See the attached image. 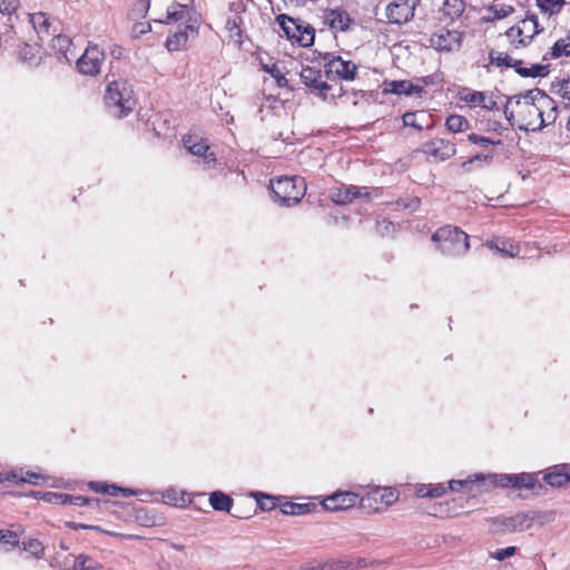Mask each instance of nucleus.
<instances>
[{
  "instance_id": "1",
  "label": "nucleus",
  "mask_w": 570,
  "mask_h": 570,
  "mask_svg": "<svg viewBox=\"0 0 570 570\" xmlns=\"http://www.w3.org/2000/svg\"><path fill=\"white\" fill-rule=\"evenodd\" d=\"M539 23L535 16L527 17L500 35L501 42L498 48L490 50V63L497 67L513 68L521 77H546L550 72L549 63H529L517 57V53L529 46L539 33Z\"/></svg>"
},
{
  "instance_id": "2",
  "label": "nucleus",
  "mask_w": 570,
  "mask_h": 570,
  "mask_svg": "<svg viewBox=\"0 0 570 570\" xmlns=\"http://www.w3.org/2000/svg\"><path fill=\"white\" fill-rule=\"evenodd\" d=\"M504 114L512 126L524 131H535L554 124L558 105L552 97L535 88L510 98Z\"/></svg>"
},
{
  "instance_id": "3",
  "label": "nucleus",
  "mask_w": 570,
  "mask_h": 570,
  "mask_svg": "<svg viewBox=\"0 0 570 570\" xmlns=\"http://www.w3.org/2000/svg\"><path fill=\"white\" fill-rule=\"evenodd\" d=\"M505 128L501 125L500 121L489 122L487 128L483 129L484 134L481 132H471L466 136V140L475 146H479L482 150L478 153L472 158L468 159L462 164L464 169H469V166L474 161H484L487 164L491 163L494 155L495 149H503L504 144L500 138Z\"/></svg>"
},
{
  "instance_id": "4",
  "label": "nucleus",
  "mask_w": 570,
  "mask_h": 570,
  "mask_svg": "<svg viewBox=\"0 0 570 570\" xmlns=\"http://www.w3.org/2000/svg\"><path fill=\"white\" fill-rule=\"evenodd\" d=\"M104 100L105 105L118 118L127 117L137 104L134 89L126 79L109 81L106 86Z\"/></svg>"
},
{
  "instance_id": "5",
  "label": "nucleus",
  "mask_w": 570,
  "mask_h": 570,
  "mask_svg": "<svg viewBox=\"0 0 570 570\" xmlns=\"http://www.w3.org/2000/svg\"><path fill=\"white\" fill-rule=\"evenodd\" d=\"M273 199L281 206L297 205L306 194V181L301 176H281L269 181Z\"/></svg>"
},
{
  "instance_id": "6",
  "label": "nucleus",
  "mask_w": 570,
  "mask_h": 570,
  "mask_svg": "<svg viewBox=\"0 0 570 570\" xmlns=\"http://www.w3.org/2000/svg\"><path fill=\"white\" fill-rule=\"evenodd\" d=\"M432 242L443 255L451 257L462 256L470 248L468 234L451 225L436 229Z\"/></svg>"
},
{
  "instance_id": "7",
  "label": "nucleus",
  "mask_w": 570,
  "mask_h": 570,
  "mask_svg": "<svg viewBox=\"0 0 570 570\" xmlns=\"http://www.w3.org/2000/svg\"><path fill=\"white\" fill-rule=\"evenodd\" d=\"M484 482L483 474L469 475L464 480H451L448 483H419L415 485L414 494L417 498L436 499L445 495L449 491L472 492L475 484Z\"/></svg>"
},
{
  "instance_id": "8",
  "label": "nucleus",
  "mask_w": 570,
  "mask_h": 570,
  "mask_svg": "<svg viewBox=\"0 0 570 570\" xmlns=\"http://www.w3.org/2000/svg\"><path fill=\"white\" fill-rule=\"evenodd\" d=\"M276 21L283 30L284 36L299 47H311L315 40V29L303 21L294 19L285 13L276 17Z\"/></svg>"
},
{
  "instance_id": "9",
  "label": "nucleus",
  "mask_w": 570,
  "mask_h": 570,
  "mask_svg": "<svg viewBox=\"0 0 570 570\" xmlns=\"http://www.w3.org/2000/svg\"><path fill=\"white\" fill-rule=\"evenodd\" d=\"M399 498L397 489L377 487L360 497V508L366 513H377L394 504Z\"/></svg>"
},
{
  "instance_id": "10",
  "label": "nucleus",
  "mask_w": 570,
  "mask_h": 570,
  "mask_svg": "<svg viewBox=\"0 0 570 570\" xmlns=\"http://www.w3.org/2000/svg\"><path fill=\"white\" fill-rule=\"evenodd\" d=\"M484 476V481L489 480L490 484L495 488L514 489L518 491L540 489L541 484L534 473H492Z\"/></svg>"
},
{
  "instance_id": "11",
  "label": "nucleus",
  "mask_w": 570,
  "mask_h": 570,
  "mask_svg": "<svg viewBox=\"0 0 570 570\" xmlns=\"http://www.w3.org/2000/svg\"><path fill=\"white\" fill-rule=\"evenodd\" d=\"M324 69L328 78L352 81L356 78L357 66L351 60H344L341 56L326 52L323 56Z\"/></svg>"
},
{
  "instance_id": "12",
  "label": "nucleus",
  "mask_w": 570,
  "mask_h": 570,
  "mask_svg": "<svg viewBox=\"0 0 570 570\" xmlns=\"http://www.w3.org/2000/svg\"><path fill=\"white\" fill-rule=\"evenodd\" d=\"M105 57L98 45H89L76 61L77 70L81 75L95 77L100 72Z\"/></svg>"
},
{
  "instance_id": "13",
  "label": "nucleus",
  "mask_w": 570,
  "mask_h": 570,
  "mask_svg": "<svg viewBox=\"0 0 570 570\" xmlns=\"http://www.w3.org/2000/svg\"><path fill=\"white\" fill-rule=\"evenodd\" d=\"M356 504L360 505V495L352 491H336L321 502L322 508L331 512L344 511Z\"/></svg>"
},
{
  "instance_id": "14",
  "label": "nucleus",
  "mask_w": 570,
  "mask_h": 570,
  "mask_svg": "<svg viewBox=\"0 0 570 570\" xmlns=\"http://www.w3.org/2000/svg\"><path fill=\"white\" fill-rule=\"evenodd\" d=\"M422 153L436 160L444 161L456 154V146L451 140L435 137L422 145Z\"/></svg>"
},
{
  "instance_id": "15",
  "label": "nucleus",
  "mask_w": 570,
  "mask_h": 570,
  "mask_svg": "<svg viewBox=\"0 0 570 570\" xmlns=\"http://www.w3.org/2000/svg\"><path fill=\"white\" fill-rule=\"evenodd\" d=\"M323 23L333 32H345L353 23L350 13L343 8H326L323 10Z\"/></svg>"
},
{
  "instance_id": "16",
  "label": "nucleus",
  "mask_w": 570,
  "mask_h": 570,
  "mask_svg": "<svg viewBox=\"0 0 570 570\" xmlns=\"http://www.w3.org/2000/svg\"><path fill=\"white\" fill-rule=\"evenodd\" d=\"M461 32L449 29H440L430 39V43L433 48L439 51L446 52L459 50L461 47Z\"/></svg>"
},
{
  "instance_id": "17",
  "label": "nucleus",
  "mask_w": 570,
  "mask_h": 570,
  "mask_svg": "<svg viewBox=\"0 0 570 570\" xmlns=\"http://www.w3.org/2000/svg\"><path fill=\"white\" fill-rule=\"evenodd\" d=\"M429 83L426 78L417 79L416 82L410 80H392L384 82V92L394 95H419L424 92V87Z\"/></svg>"
},
{
  "instance_id": "18",
  "label": "nucleus",
  "mask_w": 570,
  "mask_h": 570,
  "mask_svg": "<svg viewBox=\"0 0 570 570\" xmlns=\"http://www.w3.org/2000/svg\"><path fill=\"white\" fill-rule=\"evenodd\" d=\"M460 100L468 105L470 108L480 107L485 110L499 109L492 94L475 91L471 89H463L460 91Z\"/></svg>"
},
{
  "instance_id": "19",
  "label": "nucleus",
  "mask_w": 570,
  "mask_h": 570,
  "mask_svg": "<svg viewBox=\"0 0 570 570\" xmlns=\"http://www.w3.org/2000/svg\"><path fill=\"white\" fill-rule=\"evenodd\" d=\"M414 14V7L409 0H393L386 6L385 16L391 23H405Z\"/></svg>"
},
{
  "instance_id": "20",
  "label": "nucleus",
  "mask_w": 570,
  "mask_h": 570,
  "mask_svg": "<svg viewBox=\"0 0 570 570\" xmlns=\"http://www.w3.org/2000/svg\"><path fill=\"white\" fill-rule=\"evenodd\" d=\"M198 35V27L186 24L178 31L169 35L166 39V48L169 52L186 50L188 47L189 37Z\"/></svg>"
},
{
  "instance_id": "21",
  "label": "nucleus",
  "mask_w": 570,
  "mask_h": 570,
  "mask_svg": "<svg viewBox=\"0 0 570 570\" xmlns=\"http://www.w3.org/2000/svg\"><path fill=\"white\" fill-rule=\"evenodd\" d=\"M183 144L190 154L204 157L207 163H216V155L214 153H209L210 147L206 139L200 138L195 134H187L183 137Z\"/></svg>"
},
{
  "instance_id": "22",
  "label": "nucleus",
  "mask_w": 570,
  "mask_h": 570,
  "mask_svg": "<svg viewBox=\"0 0 570 570\" xmlns=\"http://www.w3.org/2000/svg\"><path fill=\"white\" fill-rule=\"evenodd\" d=\"M371 191L362 193V188L355 185L334 187L330 190V198L337 205H346L358 197H371Z\"/></svg>"
},
{
  "instance_id": "23",
  "label": "nucleus",
  "mask_w": 570,
  "mask_h": 570,
  "mask_svg": "<svg viewBox=\"0 0 570 570\" xmlns=\"http://www.w3.org/2000/svg\"><path fill=\"white\" fill-rule=\"evenodd\" d=\"M301 79L305 86L317 91L320 95L325 96L327 90H330V86L323 80V76L321 70L304 67L301 71Z\"/></svg>"
},
{
  "instance_id": "24",
  "label": "nucleus",
  "mask_w": 570,
  "mask_h": 570,
  "mask_svg": "<svg viewBox=\"0 0 570 570\" xmlns=\"http://www.w3.org/2000/svg\"><path fill=\"white\" fill-rule=\"evenodd\" d=\"M204 494H190L175 489H168L163 493V501L174 507H186L187 504L197 505L196 499H203Z\"/></svg>"
},
{
  "instance_id": "25",
  "label": "nucleus",
  "mask_w": 570,
  "mask_h": 570,
  "mask_svg": "<svg viewBox=\"0 0 570 570\" xmlns=\"http://www.w3.org/2000/svg\"><path fill=\"white\" fill-rule=\"evenodd\" d=\"M45 476L40 473L32 471H24L23 469L13 470L8 473H0V482H14V483H30L33 485L40 484Z\"/></svg>"
},
{
  "instance_id": "26",
  "label": "nucleus",
  "mask_w": 570,
  "mask_h": 570,
  "mask_svg": "<svg viewBox=\"0 0 570 570\" xmlns=\"http://www.w3.org/2000/svg\"><path fill=\"white\" fill-rule=\"evenodd\" d=\"M403 127L413 128L416 131H422L432 127L431 116L423 110L407 111L402 116Z\"/></svg>"
},
{
  "instance_id": "27",
  "label": "nucleus",
  "mask_w": 570,
  "mask_h": 570,
  "mask_svg": "<svg viewBox=\"0 0 570 570\" xmlns=\"http://www.w3.org/2000/svg\"><path fill=\"white\" fill-rule=\"evenodd\" d=\"M208 501L215 511L229 512L232 517L238 519L246 518L245 515L238 512H232L234 501L228 494L224 493L223 491L217 490L212 492L209 494Z\"/></svg>"
},
{
  "instance_id": "28",
  "label": "nucleus",
  "mask_w": 570,
  "mask_h": 570,
  "mask_svg": "<svg viewBox=\"0 0 570 570\" xmlns=\"http://www.w3.org/2000/svg\"><path fill=\"white\" fill-rule=\"evenodd\" d=\"M570 56V30L566 33L564 37L559 38L550 50L544 53L541 63H548L547 61L551 59H559L562 57Z\"/></svg>"
},
{
  "instance_id": "29",
  "label": "nucleus",
  "mask_w": 570,
  "mask_h": 570,
  "mask_svg": "<svg viewBox=\"0 0 570 570\" xmlns=\"http://www.w3.org/2000/svg\"><path fill=\"white\" fill-rule=\"evenodd\" d=\"M534 520V515L531 512H520L515 515L505 518L503 521V525L509 531H523L529 529L532 525Z\"/></svg>"
},
{
  "instance_id": "30",
  "label": "nucleus",
  "mask_w": 570,
  "mask_h": 570,
  "mask_svg": "<svg viewBox=\"0 0 570 570\" xmlns=\"http://www.w3.org/2000/svg\"><path fill=\"white\" fill-rule=\"evenodd\" d=\"M488 247L497 250L502 257L513 258L520 253L519 245L508 238H495L488 242Z\"/></svg>"
},
{
  "instance_id": "31",
  "label": "nucleus",
  "mask_w": 570,
  "mask_h": 570,
  "mask_svg": "<svg viewBox=\"0 0 570 570\" xmlns=\"http://www.w3.org/2000/svg\"><path fill=\"white\" fill-rule=\"evenodd\" d=\"M88 488L97 493L108 494L111 497H129L132 494V491L126 488H120L116 484H108L106 482L100 481H90L88 483Z\"/></svg>"
},
{
  "instance_id": "32",
  "label": "nucleus",
  "mask_w": 570,
  "mask_h": 570,
  "mask_svg": "<svg viewBox=\"0 0 570 570\" xmlns=\"http://www.w3.org/2000/svg\"><path fill=\"white\" fill-rule=\"evenodd\" d=\"M543 480L553 488H561L570 481V474L564 466H554L544 474Z\"/></svg>"
},
{
  "instance_id": "33",
  "label": "nucleus",
  "mask_w": 570,
  "mask_h": 570,
  "mask_svg": "<svg viewBox=\"0 0 570 570\" xmlns=\"http://www.w3.org/2000/svg\"><path fill=\"white\" fill-rule=\"evenodd\" d=\"M315 509H317L315 503L285 502L279 505L281 512L286 515H304Z\"/></svg>"
},
{
  "instance_id": "34",
  "label": "nucleus",
  "mask_w": 570,
  "mask_h": 570,
  "mask_svg": "<svg viewBox=\"0 0 570 570\" xmlns=\"http://www.w3.org/2000/svg\"><path fill=\"white\" fill-rule=\"evenodd\" d=\"M72 570H104L105 567L94 557L80 553L75 557L73 563L71 567Z\"/></svg>"
},
{
  "instance_id": "35",
  "label": "nucleus",
  "mask_w": 570,
  "mask_h": 570,
  "mask_svg": "<svg viewBox=\"0 0 570 570\" xmlns=\"http://www.w3.org/2000/svg\"><path fill=\"white\" fill-rule=\"evenodd\" d=\"M20 547H21L22 551L27 552L29 554V557H31L36 560H41L45 558L46 547L38 539L29 538L27 540H23L21 542Z\"/></svg>"
},
{
  "instance_id": "36",
  "label": "nucleus",
  "mask_w": 570,
  "mask_h": 570,
  "mask_svg": "<svg viewBox=\"0 0 570 570\" xmlns=\"http://www.w3.org/2000/svg\"><path fill=\"white\" fill-rule=\"evenodd\" d=\"M187 14V6L179 2H173L166 12L165 19L159 20L160 23L169 24L185 19Z\"/></svg>"
},
{
  "instance_id": "37",
  "label": "nucleus",
  "mask_w": 570,
  "mask_h": 570,
  "mask_svg": "<svg viewBox=\"0 0 570 570\" xmlns=\"http://www.w3.org/2000/svg\"><path fill=\"white\" fill-rule=\"evenodd\" d=\"M387 205L395 210L404 209L416 212L421 206V199L417 196H406L400 197L393 202H389Z\"/></svg>"
},
{
  "instance_id": "38",
  "label": "nucleus",
  "mask_w": 570,
  "mask_h": 570,
  "mask_svg": "<svg viewBox=\"0 0 570 570\" xmlns=\"http://www.w3.org/2000/svg\"><path fill=\"white\" fill-rule=\"evenodd\" d=\"M51 47L56 51V53H59L65 59L69 60V53L71 52V48L73 47L72 40L65 35H58L56 36L51 41Z\"/></svg>"
},
{
  "instance_id": "39",
  "label": "nucleus",
  "mask_w": 570,
  "mask_h": 570,
  "mask_svg": "<svg viewBox=\"0 0 570 570\" xmlns=\"http://www.w3.org/2000/svg\"><path fill=\"white\" fill-rule=\"evenodd\" d=\"M262 70L269 73L276 81L277 87L285 88L288 86V81L283 72V68L278 62L261 63Z\"/></svg>"
},
{
  "instance_id": "40",
  "label": "nucleus",
  "mask_w": 570,
  "mask_h": 570,
  "mask_svg": "<svg viewBox=\"0 0 570 570\" xmlns=\"http://www.w3.org/2000/svg\"><path fill=\"white\" fill-rule=\"evenodd\" d=\"M551 91L559 97L566 106H570V77L553 81L551 83Z\"/></svg>"
},
{
  "instance_id": "41",
  "label": "nucleus",
  "mask_w": 570,
  "mask_h": 570,
  "mask_svg": "<svg viewBox=\"0 0 570 570\" xmlns=\"http://www.w3.org/2000/svg\"><path fill=\"white\" fill-rule=\"evenodd\" d=\"M445 127L451 132H463L470 129L469 120L461 115L452 114L445 119Z\"/></svg>"
},
{
  "instance_id": "42",
  "label": "nucleus",
  "mask_w": 570,
  "mask_h": 570,
  "mask_svg": "<svg viewBox=\"0 0 570 570\" xmlns=\"http://www.w3.org/2000/svg\"><path fill=\"white\" fill-rule=\"evenodd\" d=\"M55 497L62 504H73V505H99L98 499H90L83 495H71V494H55Z\"/></svg>"
},
{
  "instance_id": "43",
  "label": "nucleus",
  "mask_w": 570,
  "mask_h": 570,
  "mask_svg": "<svg viewBox=\"0 0 570 570\" xmlns=\"http://www.w3.org/2000/svg\"><path fill=\"white\" fill-rule=\"evenodd\" d=\"M29 21L38 35L49 33V17L45 12H35L29 14Z\"/></svg>"
},
{
  "instance_id": "44",
  "label": "nucleus",
  "mask_w": 570,
  "mask_h": 570,
  "mask_svg": "<svg viewBox=\"0 0 570 570\" xmlns=\"http://www.w3.org/2000/svg\"><path fill=\"white\" fill-rule=\"evenodd\" d=\"M465 4L463 0H444L442 12L444 16L453 19L460 17L464 11Z\"/></svg>"
},
{
  "instance_id": "45",
  "label": "nucleus",
  "mask_w": 570,
  "mask_h": 570,
  "mask_svg": "<svg viewBox=\"0 0 570 570\" xmlns=\"http://www.w3.org/2000/svg\"><path fill=\"white\" fill-rule=\"evenodd\" d=\"M564 3V0H537L538 7L549 14L559 13Z\"/></svg>"
},
{
  "instance_id": "46",
  "label": "nucleus",
  "mask_w": 570,
  "mask_h": 570,
  "mask_svg": "<svg viewBox=\"0 0 570 570\" xmlns=\"http://www.w3.org/2000/svg\"><path fill=\"white\" fill-rule=\"evenodd\" d=\"M20 7V0H1L0 1V13L8 17V21H12V17H17V11Z\"/></svg>"
},
{
  "instance_id": "47",
  "label": "nucleus",
  "mask_w": 570,
  "mask_h": 570,
  "mask_svg": "<svg viewBox=\"0 0 570 570\" xmlns=\"http://www.w3.org/2000/svg\"><path fill=\"white\" fill-rule=\"evenodd\" d=\"M256 501L262 511H272L278 505V499L276 497L264 493L257 494Z\"/></svg>"
},
{
  "instance_id": "48",
  "label": "nucleus",
  "mask_w": 570,
  "mask_h": 570,
  "mask_svg": "<svg viewBox=\"0 0 570 570\" xmlns=\"http://www.w3.org/2000/svg\"><path fill=\"white\" fill-rule=\"evenodd\" d=\"M376 233L382 237L393 236L396 233V225L392 220L383 218L376 223Z\"/></svg>"
},
{
  "instance_id": "49",
  "label": "nucleus",
  "mask_w": 570,
  "mask_h": 570,
  "mask_svg": "<svg viewBox=\"0 0 570 570\" xmlns=\"http://www.w3.org/2000/svg\"><path fill=\"white\" fill-rule=\"evenodd\" d=\"M0 544L10 546V547H19L20 546L19 534L11 530H0Z\"/></svg>"
},
{
  "instance_id": "50",
  "label": "nucleus",
  "mask_w": 570,
  "mask_h": 570,
  "mask_svg": "<svg viewBox=\"0 0 570 570\" xmlns=\"http://www.w3.org/2000/svg\"><path fill=\"white\" fill-rule=\"evenodd\" d=\"M429 514L441 519L454 515L451 513L449 502H442L433 505V510L429 512Z\"/></svg>"
},
{
  "instance_id": "51",
  "label": "nucleus",
  "mask_w": 570,
  "mask_h": 570,
  "mask_svg": "<svg viewBox=\"0 0 570 570\" xmlns=\"http://www.w3.org/2000/svg\"><path fill=\"white\" fill-rule=\"evenodd\" d=\"M35 51H36L35 47H32L28 43H22L21 46H19L18 55H19L20 60H22V61H32L36 59Z\"/></svg>"
},
{
  "instance_id": "52",
  "label": "nucleus",
  "mask_w": 570,
  "mask_h": 570,
  "mask_svg": "<svg viewBox=\"0 0 570 570\" xmlns=\"http://www.w3.org/2000/svg\"><path fill=\"white\" fill-rule=\"evenodd\" d=\"M515 552H517V548L511 546V547L495 550L494 552L491 553V558H493L498 561H503L507 558L514 556Z\"/></svg>"
},
{
  "instance_id": "53",
  "label": "nucleus",
  "mask_w": 570,
  "mask_h": 570,
  "mask_svg": "<svg viewBox=\"0 0 570 570\" xmlns=\"http://www.w3.org/2000/svg\"><path fill=\"white\" fill-rule=\"evenodd\" d=\"M491 10L494 13V18L497 19H503L508 16H510L514 9L512 6H504V4H493L491 7Z\"/></svg>"
},
{
  "instance_id": "54",
  "label": "nucleus",
  "mask_w": 570,
  "mask_h": 570,
  "mask_svg": "<svg viewBox=\"0 0 570 570\" xmlns=\"http://www.w3.org/2000/svg\"><path fill=\"white\" fill-rule=\"evenodd\" d=\"M286 6L294 8L304 7L307 2H317L318 0H282Z\"/></svg>"
},
{
  "instance_id": "55",
  "label": "nucleus",
  "mask_w": 570,
  "mask_h": 570,
  "mask_svg": "<svg viewBox=\"0 0 570 570\" xmlns=\"http://www.w3.org/2000/svg\"><path fill=\"white\" fill-rule=\"evenodd\" d=\"M124 48L118 46V45H115L111 49H110V55L116 58V59H120L122 56H124Z\"/></svg>"
},
{
  "instance_id": "56",
  "label": "nucleus",
  "mask_w": 570,
  "mask_h": 570,
  "mask_svg": "<svg viewBox=\"0 0 570 570\" xmlns=\"http://www.w3.org/2000/svg\"><path fill=\"white\" fill-rule=\"evenodd\" d=\"M140 27L141 28L139 29V33H146L150 30V24L145 26L144 23H141Z\"/></svg>"
},
{
  "instance_id": "57",
  "label": "nucleus",
  "mask_w": 570,
  "mask_h": 570,
  "mask_svg": "<svg viewBox=\"0 0 570 570\" xmlns=\"http://www.w3.org/2000/svg\"><path fill=\"white\" fill-rule=\"evenodd\" d=\"M140 4H141V8H142L145 11H147V10H148V8H149V4H150V3H149V1H148V0H142V1H140Z\"/></svg>"
},
{
  "instance_id": "58",
  "label": "nucleus",
  "mask_w": 570,
  "mask_h": 570,
  "mask_svg": "<svg viewBox=\"0 0 570 570\" xmlns=\"http://www.w3.org/2000/svg\"><path fill=\"white\" fill-rule=\"evenodd\" d=\"M567 128L570 131V117H569V120H568V124H567Z\"/></svg>"
},
{
  "instance_id": "59",
  "label": "nucleus",
  "mask_w": 570,
  "mask_h": 570,
  "mask_svg": "<svg viewBox=\"0 0 570 570\" xmlns=\"http://www.w3.org/2000/svg\"><path fill=\"white\" fill-rule=\"evenodd\" d=\"M107 570H114V569L109 568V569H107Z\"/></svg>"
}]
</instances>
